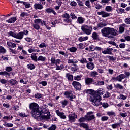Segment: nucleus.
<instances>
[{
    "instance_id": "31",
    "label": "nucleus",
    "mask_w": 130,
    "mask_h": 130,
    "mask_svg": "<svg viewBox=\"0 0 130 130\" xmlns=\"http://www.w3.org/2000/svg\"><path fill=\"white\" fill-rule=\"evenodd\" d=\"M66 77L69 81H73L74 80V77L73 76V75H71L70 73L66 74Z\"/></svg>"
},
{
    "instance_id": "24",
    "label": "nucleus",
    "mask_w": 130,
    "mask_h": 130,
    "mask_svg": "<svg viewBox=\"0 0 130 130\" xmlns=\"http://www.w3.org/2000/svg\"><path fill=\"white\" fill-rule=\"evenodd\" d=\"M45 11L48 13H52V14H53L54 15H57V14H56V12H55L54 10H53L52 8H46Z\"/></svg>"
},
{
    "instance_id": "18",
    "label": "nucleus",
    "mask_w": 130,
    "mask_h": 130,
    "mask_svg": "<svg viewBox=\"0 0 130 130\" xmlns=\"http://www.w3.org/2000/svg\"><path fill=\"white\" fill-rule=\"evenodd\" d=\"M56 113L57 115H58V116H59L60 118H62V119H66V118H67V117L64 115V113L63 112H61L58 110H56Z\"/></svg>"
},
{
    "instance_id": "47",
    "label": "nucleus",
    "mask_w": 130,
    "mask_h": 130,
    "mask_svg": "<svg viewBox=\"0 0 130 130\" xmlns=\"http://www.w3.org/2000/svg\"><path fill=\"white\" fill-rule=\"evenodd\" d=\"M32 27L35 29V30H37V31H38V30L40 29V26L39 24H37L36 23L32 24Z\"/></svg>"
},
{
    "instance_id": "3",
    "label": "nucleus",
    "mask_w": 130,
    "mask_h": 130,
    "mask_svg": "<svg viewBox=\"0 0 130 130\" xmlns=\"http://www.w3.org/2000/svg\"><path fill=\"white\" fill-rule=\"evenodd\" d=\"M29 109L31 110V114L32 116L34 117L35 119H37L38 117H40L41 113L39 110V105L37 103L33 102L29 104Z\"/></svg>"
},
{
    "instance_id": "36",
    "label": "nucleus",
    "mask_w": 130,
    "mask_h": 130,
    "mask_svg": "<svg viewBox=\"0 0 130 130\" xmlns=\"http://www.w3.org/2000/svg\"><path fill=\"white\" fill-rule=\"evenodd\" d=\"M64 68L63 64H61L60 66L57 65L56 66V71H60V70H63Z\"/></svg>"
},
{
    "instance_id": "35",
    "label": "nucleus",
    "mask_w": 130,
    "mask_h": 130,
    "mask_svg": "<svg viewBox=\"0 0 130 130\" xmlns=\"http://www.w3.org/2000/svg\"><path fill=\"white\" fill-rule=\"evenodd\" d=\"M107 114L108 115V116H116V115L115 112H113V111L107 112Z\"/></svg>"
},
{
    "instance_id": "17",
    "label": "nucleus",
    "mask_w": 130,
    "mask_h": 130,
    "mask_svg": "<svg viewBox=\"0 0 130 130\" xmlns=\"http://www.w3.org/2000/svg\"><path fill=\"white\" fill-rule=\"evenodd\" d=\"M126 76L123 74H120L119 76L115 78L116 81H118V82H121L123 79H125Z\"/></svg>"
},
{
    "instance_id": "34",
    "label": "nucleus",
    "mask_w": 130,
    "mask_h": 130,
    "mask_svg": "<svg viewBox=\"0 0 130 130\" xmlns=\"http://www.w3.org/2000/svg\"><path fill=\"white\" fill-rule=\"evenodd\" d=\"M107 25V24H106V23H103V22H100V23H99L98 24H97V27H98V28H103V27H105V26H106Z\"/></svg>"
},
{
    "instance_id": "11",
    "label": "nucleus",
    "mask_w": 130,
    "mask_h": 130,
    "mask_svg": "<svg viewBox=\"0 0 130 130\" xmlns=\"http://www.w3.org/2000/svg\"><path fill=\"white\" fill-rule=\"evenodd\" d=\"M99 16H102V18H107L110 17V15H112L111 13H109L105 11H101L97 13Z\"/></svg>"
},
{
    "instance_id": "63",
    "label": "nucleus",
    "mask_w": 130,
    "mask_h": 130,
    "mask_svg": "<svg viewBox=\"0 0 130 130\" xmlns=\"http://www.w3.org/2000/svg\"><path fill=\"white\" fill-rule=\"evenodd\" d=\"M125 23H126L127 25H130V17H128L125 19L124 20Z\"/></svg>"
},
{
    "instance_id": "55",
    "label": "nucleus",
    "mask_w": 130,
    "mask_h": 130,
    "mask_svg": "<svg viewBox=\"0 0 130 130\" xmlns=\"http://www.w3.org/2000/svg\"><path fill=\"white\" fill-rule=\"evenodd\" d=\"M69 50L71 52H76L78 49L75 47H72L69 49Z\"/></svg>"
},
{
    "instance_id": "54",
    "label": "nucleus",
    "mask_w": 130,
    "mask_h": 130,
    "mask_svg": "<svg viewBox=\"0 0 130 130\" xmlns=\"http://www.w3.org/2000/svg\"><path fill=\"white\" fill-rule=\"evenodd\" d=\"M79 61L81 63H87L88 61H87V59L85 58H82L81 60H79Z\"/></svg>"
},
{
    "instance_id": "42",
    "label": "nucleus",
    "mask_w": 130,
    "mask_h": 130,
    "mask_svg": "<svg viewBox=\"0 0 130 130\" xmlns=\"http://www.w3.org/2000/svg\"><path fill=\"white\" fill-rule=\"evenodd\" d=\"M6 52H7V50H6L4 47L0 46V53L5 54Z\"/></svg>"
},
{
    "instance_id": "44",
    "label": "nucleus",
    "mask_w": 130,
    "mask_h": 130,
    "mask_svg": "<svg viewBox=\"0 0 130 130\" xmlns=\"http://www.w3.org/2000/svg\"><path fill=\"white\" fill-rule=\"evenodd\" d=\"M9 83L12 86H15V85L17 84V80L15 79H11L10 80H9Z\"/></svg>"
},
{
    "instance_id": "9",
    "label": "nucleus",
    "mask_w": 130,
    "mask_h": 130,
    "mask_svg": "<svg viewBox=\"0 0 130 130\" xmlns=\"http://www.w3.org/2000/svg\"><path fill=\"white\" fill-rule=\"evenodd\" d=\"M77 117H78V116H77V114L75 113H72L71 114H70L68 116V121L69 122H75L76 121V119H77Z\"/></svg>"
},
{
    "instance_id": "14",
    "label": "nucleus",
    "mask_w": 130,
    "mask_h": 130,
    "mask_svg": "<svg viewBox=\"0 0 130 130\" xmlns=\"http://www.w3.org/2000/svg\"><path fill=\"white\" fill-rule=\"evenodd\" d=\"M28 52L29 53H32V52H40V50L35 49V47L31 46L29 47L28 49Z\"/></svg>"
},
{
    "instance_id": "51",
    "label": "nucleus",
    "mask_w": 130,
    "mask_h": 130,
    "mask_svg": "<svg viewBox=\"0 0 130 130\" xmlns=\"http://www.w3.org/2000/svg\"><path fill=\"white\" fill-rule=\"evenodd\" d=\"M108 119H109V117L107 116H104L102 117L101 120L102 121H107Z\"/></svg>"
},
{
    "instance_id": "12",
    "label": "nucleus",
    "mask_w": 130,
    "mask_h": 130,
    "mask_svg": "<svg viewBox=\"0 0 130 130\" xmlns=\"http://www.w3.org/2000/svg\"><path fill=\"white\" fill-rule=\"evenodd\" d=\"M112 50H113V49L112 48H105L102 51V53H103V54H109L111 55V54H112Z\"/></svg>"
},
{
    "instance_id": "8",
    "label": "nucleus",
    "mask_w": 130,
    "mask_h": 130,
    "mask_svg": "<svg viewBox=\"0 0 130 130\" xmlns=\"http://www.w3.org/2000/svg\"><path fill=\"white\" fill-rule=\"evenodd\" d=\"M64 96L66 98L69 99L70 101H73V99H75L76 98V95L73 94V91H66L64 93Z\"/></svg>"
},
{
    "instance_id": "57",
    "label": "nucleus",
    "mask_w": 130,
    "mask_h": 130,
    "mask_svg": "<svg viewBox=\"0 0 130 130\" xmlns=\"http://www.w3.org/2000/svg\"><path fill=\"white\" fill-rule=\"evenodd\" d=\"M70 17L72 20H75V19H77V16H76V15H75V13L73 12L70 13Z\"/></svg>"
},
{
    "instance_id": "43",
    "label": "nucleus",
    "mask_w": 130,
    "mask_h": 130,
    "mask_svg": "<svg viewBox=\"0 0 130 130\" xmlns=\"http://www.w3.org/2000/svg\"><path fill=\"white\" fill-rule=\"evenodd\" d=\"M95 85H96V86H104V85H105L104 81H98L95 83Z\"/></svg>"
},
{
    "instance_id": "6",
    "label": "nucleus",
    "mask_w": 130,
    "mask_h": 130,
    "mask_svg": "<svg viewBox=\"0 0 130 130\" xmlns=\"http://www.w3.org/2000/svg\"><path fill=\"white\" fill-rule=\"evenodd\" d=\"M13 71V68L11 66H7L5 67V71L0 72L1 76H11L10 72Z\"/></svg>"
},
{
    "instance_id": "58",
    "label": "nucleus",
    "mask_w": 130,
    "mask_h": 130,
    "mask_svg": "<svg viewBox=\"0 0 130 130\" xmlns=\"http://www.w3.org/2000/svg\"><path fill=\"white\" fill-rule=\"evenodd\" d=\"M24 40H25V41L28 43L32 42V41H33V39L30 37H26L24 38Z\"/></svg>"
},
{
    "instance_id": "27",
    "label": "nucleus",
    "mask_w": 130,
    "mask_h": 130,
    "mask_svg": "<svg viewBox=\"0 0 130 130\" xmlns=\"http://www.w3.org/2000/svg\"><path fill=\"white\" fill-rule=\"evenodd\" d=\"M88 37L87 36L86 37H80L78 38V41H79V42H83V41H86V40H88Z\"/></svg>"
},
{
    "instance_id": "29",
    "label": "nucleus",
    "mask_w": 130,
    "mask_h": 130,
    "mask_svg": "<svg viewBox=\"0 0 130 130\" xmlns=\"http://www.w3.org/2000/svg\"><path fill=\"white\" fill-rule=\"evenodd\" d=\"M61 104H62V107L64 108L67 105H68L69 102L67 100H62L60 101Z\"/></svg>"
},
{
    "instance_id": "37",
    "label": "nucleus",
    "mask_w": 130,
    "mask_h": 130,
    "mask_svg": "<svg viewBox=\"0 0 130 130\" xmlns=\"http://www.w3.org/2000/svg\"><path fill=\"white\" fill-rule=\"evenodd\" d=\"M27 67L28 70H34V69L36 68L35 65L31 63L27 64Z\"/></svg>"
},
{
    "instance_id": "13",
    "label": "nucleus",
    "mask_w": 130,
    "mask_h": 130,
    "mask_svg": "<svg viewBox=\"0 0 130 130\" xmlns=\"http://www.w3.org/2000/svg\"><path fill=\"white\" fill-rule=\"evenodd\" d=\"M72 85L76 90H81V88H82V85L81 84L77 81H73L72 83Z\"/></svg>"
},
{
    "instance_id": "33",
    "label": "nucleus",
    "mask_w": 130,
    "mask_h": 130,
    "mask_svg": "<svg viewBox=\"0 0 130 130\" xmlns=\"http://www.w3.org/2000/svg\"><path fill=\"white\" fill-rule=\"evenodd\" d=\"M105 10L106 12H110L113 11V8L110 6H108L105 7Z\"/></svg>"
},
{
    "instance_id": "15",
    "label": "nucleus",
    "mask_w": 130,
    "mask_h": 130,
    "mask_svg": "<svg viewBox=\"0 0 130 130\" xmlns=\"http://www.w3.org/2000/svg\"><path fill=\"white\" fill-rule=\"evenodd\" d=\"M85 84L87 86H89L92 84L93 82H94V80L93 78L90 77H87L85 79Z\"/></svg>"
},
{
    "instance_id": "20",
    "label": "nucleus",
    "mask_w": 130,
    "mask_h": 130,
    "mask_svg": "<svg viewBox=\"0 0 130 130\" xmlns=\"http://www.w3.org/2000/svg\"><path fill=\"white\" fill-rule=\"evenodd\" d=\"M86 68L88 70H92L93 69H95V64L93 62H88L86 64Z\"/></svg>"
},
{
    "instance_id": "48",
    "label": "nucleus",
    "mask_w": 130,
    "mask_h": 130,
    "mask_svg": "<svg viewBox=\"0 0 130 130\" xmlns=\"http://www.w3.org/2000/svg\"><path fill=\"white\" fill-rule=\"evenodd\" d=\"M115 88L117 89H120V90H123V86L120 85L119 83H117L115 85Z\"/></svg>"
},
{
    "instance_id": "23",
    "label": "nucleus",
    "mask_w": 130,
    "mask_h": 130,
    "mask_svg": "<svg viewBox=\"0 0 130 130\" xmlns=\"http://www.w3.org/2000/svg\"><path fill=\"white\" fill-rule=\"evenodd\" d=\"M17 21V18L16 17H13L6 20L7 23H9V24H12V23H15V21Z\"/></svg>"
},
{
    "instance_id": "4",
    "label": "nucleus",
    "mask_w": 130,
    "mask_h": 130,
    "mask_svg": "<svg viewBox=\"0 0 130 130\" xmlns=\"http://www.w3.org/2000/svg\"><path fill=\"white\" fill-rule=\"evenodd\" d=\"M41 115L40 117L42 119H49L50 118V112L48 109L44 108L40 111Z\"/></svg>"
},
{
    "instance_id": "32",
    "label": "nucleus",
    "mask_w": 130,
    "mask_h": 130,
    "mask_svg": "<svg viewBox=\"0 0 130 130\" xmlns=\"http://www.w3.org/2000/svg\"><path fill=\"white\" fill-rule=\"evenodd\" d=\"M120 125V123H115L111 125V126L113 129H116Z\"/></svg>"
},
{
    "instance_id": "60",
    "label": "nucleus",
    "mask_w": 130,
    "mask_h": 130,
    "mask_svg": "<svg viewBox=\"0 0 130 130\" xmlns=\"http://www.w3.org/2000/svg\"><path fill=\"white\" fill-rule=\"evenodd\" d=\"M4 126H6V127H13L14 124H13V123H6Z\"/></svg>"
},
{
    "instance_id": "41",
    "label": "nucleus",
    "mask_w": 130,
    "mask_h": 130,
    "mask_svg": "<svg viewBox=\"0 0 130 130\" xmlns=\"http://www.w3.org/2000/svg\"><path fill=\"white\" fill-rule=\"evenodd\" d=\"M9 36H12V37H14V38H16L17 36V33H15L14 31H9L8 32Z\"/></svg>"
},
{
    "instance_id": "64",
    "label": "nucleus",
    "mask_w": 130,
    "mask_h": 130,
    "mask_svg": "<svg viewBox=\"0 0 130 130\" xmlns=\"http://www.w3.org/2000/svg\"><path fill=\"white\" fill-rule=\"evenodd\" d=\"M48 130H55L56 129V126L55 125H52L48 128Z\"/></svg>"
},
{
    "instance_id": "38",
    "label": "nucleus",
    "mask_w": 130,
    "mask_h": 130,
    "mask_svg": "<svg viewBox=\"0 0 130 130\" xmlns=\"http://www.w3.org/2000/svg\"><path fill=\"white\" fill-rule=\"evenodd\" d=\"M87 121L86 116L85 115L84 117H81L79 119V122H85V121Z\"/></svg>"
},
{
    "instance_id": "53",
    "label": "nucleus",
    "mask_w": 130,
    "mask_h": 130,
    "mask_svg": "<svg viewBox=\"0 0 130 130\" xmlns=\"http://www.w3.org/2000/svg\"><path fill=\"white\" fill-rule=\"evenodd\" d=\"M107 57L112 61H114V60H116V58L113 56H107Z\"/></svg>"
},
{
    "instance_id": "25",
    "label": "nucleus",
    "mask_w": 130,
    "mask_h": 130,
    "mask_svg": "<svg viewBox=\"0 0 130 130\" xmlns=\"http://www.w3.org/2000/svg\"><path fill=\"white\" fill-rule=\"evenodd\" d=\"M85 22V19L82 17H78L77 19L78 24H83Z\"/></svg>"
},
{
    "instance_id": "5",
    "label": "nucleus",
    "mask_w": 130,
    "mask_h": 130,
    "mask_svg": "<svg viewBox=\"0 0 130 130\" xmlns=\"http://www.w3.org/2000/svg\"><path fill=\"white\" fill-rule=\"evenodd\" d=\"M81 30L86 35H91L93 31V27L91 26H89L87 25H83L81 26Z\"/></svg>"
},
{
    "instance_id": "50",
    "label": "nucleus",
    "mask_w": 130,
    "mask_h": 130,
    "mask_svg": "<svg viewBox=\"0 0 130 130\" xmlns=\"http://www.w3.org/2000/svg\"><path fill=\"white\" fill-rule=\"evenodd\" d=\"M3 119H6L7 120H12L13 119V116H6L3 118Z\"/></svg>"
},
{
    "instance_id": "30",
    "label": "nucleus",
    "mask_w": 130,
    "mask_h": 130,
    "mask_svg": "<svg viewBox=\"0 0 130 130\" xmlns=\"http://www.w3.org/2000/svg\"><path fill=\"white\" fill-rule=\"evenodd\" d=\"M38 61H42L44 62L46 60V57L43 56H39L38 58Z\"/></svg>"
},
{
    "instance_id": "16",
    "label": "nucleus",
    "mask_w": 130,
    "mask_h": 130,
    "mask_svg": "<svg viewBox=\"0 0 130 130\" xmlns=\"http://www.w3.org/2000/svg\"><path fill=\"white\" fill-rule=\"evenodd\" d=\"M78 60L77 59H69L68 60V63L72 64L74 67H78L77 63H78Z\"/></svg>"
},
{
    "instance_id": "61",
    "label": "nucleus",
    "mask_w": 130,
    "mask_h": 130,
    "mask_svg": "<svg viewBox=\"0 0 130 130\" xmlns=\"http://www.w3.org/2000/svg\"><path fill=\"white\" fill-rule=\"evenodd\" d=\"M95 46L91 45L89 46V51H95Z\"/></svg>"
},
{
    "instance_id": "56",
    "label": "nucleus",
    "mask_w": 130,
    "mask_h": 130,
    "mask_svg": "<svg viewBox=\"0 0 130 130\" xmlns=\"http://www.w3.org/2000/svg\"><path fill=\"white\" fill-rule=\"evenodd\" d=\"M81 79H82V76L77 75L74 77V80L75 81H81Z\"/></svg>"
},
{
    "instance_id": "10",
    "label": "nucleus",
    "mask_w": 130,
    "mask_h": 130,
    "mask_svg": "<svg viewBox=\"0 0 130 130\" xmlns=\"http://www.w3.org/2000/svg\"><path fill=\"white\" fill-rule=\"evenodd\" d=\"M62 18H63V22L67 23V24H72V19L70 18V14L69 13H64L62 15Z\"/></svg>"
},
{
    "instance_id": "52",
    "label": "nucleus",
    "mask_w": 130,
    "mask_h": 130,
    "mask_svg": "<svg viewBox=\"0 0 130 130\" xmlns=\"http://www.w3.org/2000/svg\"><path fill=\"white\" fill-rule=\"evenodd\" d=\"M127 98V96L124 95L123 94H120L119 96V99H121L122 100H125Z\"/></svg>"
},
{
    "instance_id": "39",
    "label": "nucleus",
    "mask_w": 130,
    "mask_h": 130,
    "mask_svg": "<svg viewBox=\"0 0 130 130\" xmlns=\"http://www.w3.org/2000/svg\"><path fill=\"white\" fill-rule=\"evenodd\" d=\"M125 10L123 8H117L116 9V12L118 14H122V13H124Z\"/></svg>"
},
{
    "instance_id": "49",
    "label": "nucleus",
    "mask_w": 130,
    "mask_h": 130,
    "mask_svg": "<svg viewBox=\"0 0 130 130\" xmlns=\"http://www.w3.org/2000/svg\"><path fill=\"white\" fill-rule=\"evenodd\" d=\"M40 48H44V47H47V44L45 43H41L40 45H39Z\"/></svg>"
},
{
    "instance_id": "62",
    "label": "nucleus",
    "mask_w": 130,
    "mask_h": 130,
    "mask_svg": "<svg viewBox=\"0 0 130 130\" xmlns=\"http://www.w3.org/2000/svg\"><path fill=\"white\" fill-rule=\"evenodd\" d=\"M85 6L87 7L88 8H91V4H90V1L87 0L85 1Z\"/></svg>"
},
{
    "instance_id": "2",
    "label": "nucleus",
    "mask_w": 130,
    "mask_h": 130,
    "mask_svg": "<svg viewBox=\"0 0 130 130\" xmlns=\"http://www.w3.org/2000/svg\"><path fill=\"white\" fill-rule=\"evenodd\" d=\"M101 31L102 36H103V37H107V38H111L112 37L110 35H112L113 36L118 35L116 29L109 27H104L101 29Z\"/></svg>"
},
{
    "instance_id": "59",
    "label": "nucleus",
    "mask_w": 130,
    "mask_h": 130,
    "mask_svg": "<svg viewBox=\"0 0 130 130\" xmlns=\"http://www.w3.org/2000/svg\"><path fill=\"white\" fill-rule=\"evenodd\" d=\"M23 5L24 6H25L26 9H29L30 8V7H31L30 6V3H29L28 2H23Z\"/></svg>"
},
{
    "instance_id": "46",
    "label": "nucleus",
    "mask_w": 130,
    "mask_h": 130,
    "mask_svg": "<svg viewBox=\"0 0 130 130\" xmlns=\"http://www.w3.org/2000/svg\"><path fill=\"white\" fill-rule=\"evenodd\" d=\"M56 60V59H55V57H54V56L52 57L51 58V59H50V61H51L50 64H51V66H53L54 64H55Z\"/></svg>"
},
{
    "instance_id": "19",
    "label": "nucleus",
    "mask_w": 130,
    "mask_h": 130,
    "mask_svg": "<svg viewBox=\"0 0 130 130\" xmlns=\"http://www.w3.org/2000/svg\"><path fill=\"white\" fill-rule=\"evenodd\" d=\"M86 116L87 121H91V120L95 121L96 120V117H95L94 115H86Z\"/></svg>"
},
{
    "instance_id": "45",
    "label": "nucleus",
    "mask_w": 130,
    "mask_h": 130,
    "mask_svg": "<svg viewBox=\"0 0 130 130\" xmlns=\"http://www.w3.org/2000/svg\"><path fill=\"white\" fill-rule=\"evenodd\" d=\"M98 75V72H97L96 71H92L90 73V76L92 77V78H96Z\"/></svg>"
},
{
    "instance_id": "28",
    "label": "nucleus",
    "mask_w": 130,
    "mask_h": 130,
    "mask_svg": "<svg viewBox=\"0 0 130 130\" xmlns=\"http://www.w3.org/2000/svg\"><path fill=\"white\" fill-rule=\"evenodd\" d=\"M92 38L93 39V40H98V38H99L98 33L93 32L92 34Z\"/></svg>"
},
{
    "instance_id": "1",
    "label": "nucleus",
    "mask_w": 130,
    "mask_h": 130,
    "mask_svg": "<svg viewBox=\"0 0 130 130\" xmlns=\"http://www.w3.org/2000/svg\"><path fill=\"white\" fill-rule=\"evenodd\" d=\"M86 93L91 95V101L92 102V104L94 106H100L102 105V100L101 96L104 94V90L103 88H99L98 90H94L93 89H87L86 90Z\"/></svg>"
},
{
    "instance_id": "40",
    "label": "nucleus",
    "mask_w": 130,
    "mask_h": 130,
    "mask_svg": "<svg viewBox=\"0 0 130 130\" xmlns=\"http://www.w3.org/2000/svg\"><path fill=\"white\" fill-rule=\"evenodd\" d=\"M79 126L80 127H83V128H85V129H86L87 128L89 127V125L85 123H80L79 124Z\"/></svg>"
},
{
    "instance_id": "21",
    "label": "nucleus",
    "mask_w": 130,
    "mask_h": 130,
    "mask_svg": "<svg viewBox=\"0 0 130 130\" xmlns=\"http://www.w3.org/2000/svg\"><path fill=\"white\" fill-rule=\"evenodd\" d=\"M34 7L36 10H42V9H43V5L40 3L35 4Z\"/></svg>"
},
{
    "instance_id": "22",
    "label": "nucleus",
    "mask_w": 130,
    "mask_h": 130,
    "mask_svg": "<svg viewBox=\"0 0 130 130\" xmlns=\"http://www.w3.org/2000/svg\"><path fill=\"white\" fill-rule=\"evenodd\" d=\"M7 44L9 47H10V48H15V47H16L17 46L16 43L10 41L7 42Z\"/></svg>"
},
{
    "instance_id": "26",
    "label": "nucleus",
    "mask_w": 130,
    "mask_h": 130,
    "mask_svg": "<svg viewBox=\"0 0 130 130\" xmlns=\"http://www.w3.org/2000/svg\"><path fill=\"white\" fill-rule=\"evenodd\" d=\"M30 57H31L32 60H34V61H36V62L38 61L37 53H32L31 54Z\"/></svg>"
},
{
    "instance_id": "7",
    "label": "nucleus",
    "mask_w": 130,
    "mask_h": 130,
    "mask_svg": "<svg viewBox=\"0 0 130 130\" xmlns=\"http://www.w3.org/2000/svg\"><path fill=\"white\" fill-rule=\"evenodd\" d=\"M24 35H29V31L27 30H24L23 31H21L18 33H16V39L22 40L24 38Z\"/></svg>"
}]
</instances>
